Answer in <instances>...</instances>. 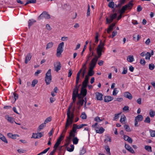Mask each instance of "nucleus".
Returning <instances> with one entry per match:
<instances>
[{"mask_svg":"<svg viewBox=\"0 0 155 155\" xmlns=\"http://www.w3.org/2000/svg\"><path fill=\"white\" fill-rule=\"evenodd\" d=\"M105 40L103 42L102 41H100V43L98 45L97 49V57L96 55H94V53L92 51L91 48H90L89 49L90 51L87 56V58L92 57L93 56H94L93 58H98L100 57L102 54V52H103V49L104 48V46L105 45Z\"/></svg>","mask_w":155,"mask_h":155,"instance_id":"f257e3e1","label":"nucleus"},{"mask_svg":"<svg viewBox=\"0 0 155 155\" xmlns=\"http://www.w3.org/2000/svg\"><path fill=\"white\" fill-rule=\"evenodd\" d=\"M97 59H92L91 63L90 64V67L89 70L88 71V74L86 76H91L93 75L94 74V71L93 70L94 68L95 65L97 61Z\"/></svg>","mask_w":155,"mask_h":155,"instance_id":"f03ea898","label":"nucleus"},{"mask_svg":"<svg viewBox=\"0 0 155 155\" xmlns=\"http://www.w3.org/2000/svg\"><path fill=\"white\" fill-rule=\"evenodd\" d=\"M64 43L62 42L60 43L57 48L56 55L59 58L61 57V53L63 51V47H64Z\"/></svg>","mask_w":155,"mask_h":155,"instance_id":"7ed1b4c3","label":"nucleus"},{"mask_svg":"<svg viewBox=\"0 0 155 155\" xmlns=\"http://www.w3.org/2000/svg\"><path fill=\"white\" fill-rule=\"evenodd\" d=\"M77 85L78 84H76L73 91L72 99L74 103L76 101V97L79 96L78 94V87Z\"/></svg>","mask_w":155,"mask_h":155,"instance_id":"20e7f679","label":"nucleus"},{"mask_svg":"<svg viewBox=\"0 0 155 155\" xmlns=\"http://www.w3.org/2000/svg\"><path fill=\"white\" fill-rule=\"evenodd\" d=\"M51 69H49L45 74V79L47 85L49 84L51 81Z\"/></svg>","mask_w":155,"mask_h":155,"instance_id":"39448f33","label":"nucleus"},{"mask_svg":"<svg viewBox=\"0 0 155 155\" xmlns=\"http://www.w3.org/2000/svg\"><path fill=\"white\" fill-rule=\"evenodd\" d=\"M117 17V14L116 13L111 14L110 16V19L108 18H106L107 23H110L112 22L114 19H115Z\"/></svg>","mask_w":155,"mask_h":155,"instance_id":"423d86ee","label":"nucleus"},{"mask_svg":"<svg viewBox=\"0 0 155 155\" xmlns=\"http://www.w3.org/2000/svg\"><path fill=\"white\" fill-rule=\"evenodd\" d=\"M44 17L46 19H49L51 17L50 15L48 13L45 12H43L38 17V19L40 20L42 18Z\"/></svg>","mask_w":155,"mask_h":155,"instance_id":"0eeeda50","label":"nucleus"},{"mask_svg":"<svg viewBox=\"0 0 155 155\" xmlns=\"http://www.w3.org/2000/svg\"><path fill=\"white\" fill-rule=\"evenodd\" d=\"M64 135H61L60 137L57 139L56 142L54 146L53 147L54 149H57L59 145L61 143V141L62 140L63 138L64 137Z\"/></svg>","mask_w":155,"mask_h":155,"instance_id":"6e6552de","label":"nucleus"},{"mask_svg":"<svg viewBox=\"0 0 155 155\" xmlns=\"http://www.w3.org/2000/svg\"><path fill=\"white\" fill-rule=\"evenodd\" d=\"M54 66L55 70L58 71L61 69V64L59 61H56L54 62Z\"/></svg>","mask_w":155,"mask_h":155,"instance_id":"1a4fd4ad","label":"nucleus"},{"mask_svg":"<svg viewBox=\"0 0 155 155\" xmlns=\"http://www.w3.org/2000/svg\"><path fill=\"white\" fill-rule=\"evenodd\" d=\"M69 117H67V121H68L69 123H71V124L72 123L73 119L74 117V113L73 112L71 113L70 114H69Z\"/></svg>","mask_w":155,"mask_h":155,"instance_id":"9d476101","label":"nucleus"},{"mask_svg":"<svg viewBox=\"0 0 155 155\" xmlns=\"http://www.w3.org/2000/svg\"><path fill=\"white\" fill-rule=\"evenodd\" d=\"M89 80V77L88 76H86L84 81L82 82V87H87V84Z\"/></svg>","mask_w":155,"mask_h":155,"instance_id":"9b49d317","label":"nucleus"},{"mask_svg":"<svg viewBox=\"0 0 155 155\" xmlns=\"http://www.w3.org/2000/svg\"><path fill=\"white\" fill-rule=\"evenodd\" d=\"M96 98L97 100L101 101L103 100V94L99 92H96L95 93Z\"/></svg>","mask_w":155,"mask_h":155,"instance_id":"f8f14e48","label":"nucleus"},{"mask_svg":"<svg viewBox=\"0 0 155 155\" xmlns=\"http://www.w3.org/2000/svg\"><path fill=\"white\" fill-rule=\"evenodd\" d=\"M77 133H74L73 131H70L69 133V136L67 137L68 138V139L69 141L71 140L72 137H75V136L76 135Z\"/></svg>","mask_w":155,"mask_h":155,"instance_id":"ddd939ff","label":"nucleus"},{"mask_svg":"<svg viewBox=\"0 0 155 155\" xmlns=\"http://www.w3.org/2000/svg\"><path fill=\"white\" fill-rule=\"evenodd\" d=\"M125 147L127 150L128 151H130L132 153H135L134 150H133L132 148L128 145L125 144Z\"/></svg>","mask_w":155,"mask_h":155,"instance_id":"4468645a","label":"nucleus"},{"mask_svg":"<svg viewBox=\"0 0 155 155\" xmlns=\"http://www.w3.org/2000/svg\"><path fill=\"white\" fill-rule=\"evenodd\" d=\"M115 23H113L109 26L107 30V33H110V31L113 29V27L115 26Z\"/></svg>","mask_w":155,"mask_h":155,"instance_id":"2eb2a0df","label":"nucleus"},{"mask_svg":"<svg viewBox=\"0 0 155 155\" xmlns=\"http://www.w3.org/2000/svg\"><path fill=\"white\" fill-rule=\"evenodd\" d=\"M85 88V87H82L81 91V95L83 97L85 96L87 93V90Z\"/></svg>","mask_w":155,"mask_h":155,"instance_id":"dca6fc26","label":"nucleus"},{"mask_svg":"<svg viewBox=\"0 0 155 155\" xmlns=\"http://www.w3.org/2000/svg\"><path fill=\"white\" fill-rule=\"evenodd\" d=\"M113 99V97L110 96H106L105 97L104 101L105 102H109Z\"/></svg>","mask_w":155,"mask_h":155,"instance_id":"f3484780","label":"nucleus"},{"mask_svg":"<svg viewBox=\"0 0 155 155\" xmlns=\"http://www.w3.org/2000/svg\"><path fill=\"white\" fill-rule=\"evenodd\" d=\"M82 68H81L78 72V73L77 74L76 78V84H78V81L80 79V73L82 71Z\"/></svg>","mask_w":155,"mask_h":155,"instance_id":"a211bd4d","label":"nucleus"},{"mask_svg":"<svg viewBox=\"0 0 155 155\" xmlns=\"http://www.w3.org/2000/svg\"><path fill=\"white\" fill-rule=\"evenodd\" d=\"M71 125V123H69L68 122V121H66L65 128H64V129L63 130V132H62L63 134H64V133L65 134L66 133V131L68 129V127L70 125Z\"/></svg>","mask_w":155,"mask_h":155,"instance_id":"6ab92c4d","label":"nucleus"},{"mask_svg":"<svg viewBox=\"0 0 155 155\" xmlns=\"http://www.w3.org/2000/svg\"><path fill=\"white\" fill-rule=\"evenodd\" d=\"M126 120L127 119L125 116L124 115H122L120 120V122L123 124H125Z\"/></svg>","mask_w":155,"mask_h":155,"instance_id":"aec40b11","label":"nucleus"},{"mask_svg":"<svg viewBox=\"0 0 155 155\" xmlns=\"http://www.w3.org/2000/svg\"><path fill=\"white\" fill-rule=\"evenodd\" d=\"M124 95L125 97L128 98L129 99H131L132 98V95L128 92H125Z\"/></svg>","mask_w":155,"mask_h":155,"instance_id":"412c9836","label":"nucleus"},{"mask_svg":"<svg viewBox=\"0 0 155 155\" xmlns=\"http://www.w3.org/2000/svg\"><path fill=\"white\" fill-rule=\"evenodd\" d=\"M46 126V124H45V123H43L42 124H41V125H40L37 129V130L38 131H40L41 130L43 129Z\"/></svg>","mask_w":155,"mask_h":155,"instance_id":"4be33fe9","label":"nucleus"},{"mask_svg":"<svg viewBox=\"0 0 155 155\" xmlns=\"http://www.w3.org/2000/svg\"><path fill=\"white\" fill-rule=\"evenodd\" d=\"M36 22V21L33 19H30L28 21V27L29 28L34 23Z\"/></svg>","mask_w":155,"mask_h":155,"instance_id":"5701e85b","label":"nucleus"},{"mask_svg":"<svg viewBox=\"0 0 155 155\" xmlns=\"http://www.w3.org/2000/svg\"><path fill=\"white\" fill-rule=\"evenodd\" d=\"M84 100L83 99H80L77 103V104L79 105V107L82 106L84 103Z\"/></svg>","mask_w":155,"mask_h":155,"instance_id":"b1692460","label":"nucleus"},{"mask_svg":"<svg viewBox=\"0 0 155 155\" xmlns=\"http://www.w3.org/2000/svg\"><path fill=\"white\" fill-rule=\"evenodd\" d=\"M104 129L103 127H101L100 128L99 130L97 129L96 131L97 133L101 134L104 132Z\"/></svg>","mask_w":155,"mask_h":155,"instance_id":"393cba45","label":"nucleus"},{"mask_svg":"<svg viewBox=\"0 0 155 155\" xmlns=\"http://www.w3.org/2000/svg\"><path fill=\"white\" fill-rule=\"evenodd\" d=\"M135 118L138 121H140L143 120V117L142 115H138L135 117Z\"/></svg>","mask_w":155,"mask_h":155,"instance_id":"a878e982","label":"nucleus"},{"mask_svg":"<svg viewBox=\"0 0 155 155\" xmlns=\"http://www.w3.org/2000/svg\"><path fill=\"white\" fill-rule=\"evenodd\" d=\"M71 148L69 147H67V150L70 152H71L74 150V146L73 145H70Z\"/></svg>","mask_w":155,"mask_h":155,"instance_id":"bb28decb","label":"nucleus"},{"mask_svg":"<svg viewBox=\"0 0 155 155\" xmlns=\"http://www.w3.org/2000/svg\"><path fill=\"white\" fill-rule=\"evenodd\" d=\"M72 141L74 144H77L78 142L79 139L77 137H74L72 139Z\"/></svg>","mask_w":155,"mask_h":155,"instance_id":"cd10ccee","label":"nucleus"},{"mask_svg":"<svg viewBox=\"0 0 155 155\" xmlns=\"http://www.w3.org/2000/svg\"><path fill=\"white\" fill-rule=\"evenodd\" d=\"M127 8V5H125L123 6L120 11V13L121 14H123L124 13L125 11L126 10Z\"/></svg>","mask_w":155,"mask_h":155,"instance_id":"c85d7f7f","label":"nucleus"},{"mask_svg":"<svg viewBox=\"0 0 155 155\" xmlns=\"http://www.w3.org/2000/svg\"><path fill=\"white\" fill-rule=\"evenodd\" d=\"M144 148L146 150H147L149 152H151L152 151V148L150 146L148 145L145 146Z\"/></svg>","mask_w":155,"mask_h":155,"instance_id":"c756f323","label":"nucleus"},{"mask_svg":"<svg viewBox=\"0 0 155 155\" xmlns=\"http://www.w3.org/2000/svg\"><path fill=\"white\" fill-rule=\"evenodd\" d=\"M53 43L52 42H51L48 43L46 46V49H47L52 47L53 45Z\"/></svg>","mask_w":155,"mask_h":155,"instance_id":"7c9ffc66","label":"nucleus"},{"mask_svg":"<svg viewBox=\"0 0 155 155\" xmlns=\"http://www.w3.org/2000/svg\"><path fill=\"white\" fill-rule=\"evenodd\" d=\"M92 127L96 131L99 128V126L98 125V123H96L94 124L92 126Z\"/></svg>","mask_w":155,"mask_h":155,"instance_id":"2f4dec72","label":"nucleus"},{"mask_svg":"<svg viewBox=\"0 0 155 155\" xmlns=\"http://www.w3.org/2000/svg\"><path fill=\"white\" fill-rule=\"evenodd\" d=\"M36 3V0H30L27 1L26 3L25 4V5H27L30 3Z\"/></svg>","mask_w":155,"mask_h":155,"instance_id":"473e14b6","label":"nucleus"},{"mask_svg":"<svg viewBox=\"0 0 155 155\" xmlns=\"http://www.w3.org/2000/svg\"><path fill=\"white\" fill-rule=\"evenodd\" d=\"M108 6L111 8H114V2H110L109 3L108 5Z\"/></svg>","mask_w":155,"mask_h":155,"instance_id":"72a5a7b5","label":"nucleus"},{"mask_svg":"<svg viewBox=\"0 0 155 155\" xmlns=\"http://www.w3.org/2000/svg\"><path fill=\"white\" fill-rule=\"evenodd\" d=\"M75 126H76V128L78 129H79L82 128L84 126H87V124H82L79 126H78L77 124H75Z\"/></svg>","mask_w":155,"mask_h":155,"instance_id":"f704fd0d","label":"nucleus"},{"mask_svg":"<svg viewBox=\"0 0 155 155\" xmlns=\"http://www.w3.org/2000/svg\"><path fill=\"white\" fill-rule=\"evenodd\" d=\"M132 2L133 1H131L129 3L126 5L127 6V8L129 9V8H131L132 7L133 5V4Z\"/></svg>","mask_w":155,"mask_h":155,"instance_id":"c9c22d12","label":"nucleus"},{"mask_svg":"<svg viewBox=\"0 0 155 155\" xmlns=\"http://www.w3.org/2000/svg\"><path fill=\"white\" fill-rule=\"evenodd\" d=\"M124 127L127 131H131V130H130V127L128 125L125 124L124 126Z\"/></svg>","mask_w":155,"mask_h":155,"instance_id":"e433bc0d","label":"nucleus"},{"mask_svg":"<svg viewBox=\"0 0 155 155\" xmlns=\"http://www.w3.org/2000/svg\"><path fill=\"white\" fill-rule=\"evenodd\" d=\"M155 113L152 110H150L149 115L151 117H154L155 115Z\"/></svg>","mask_w":155,"mask_h":155,"instance_id":"4c0bfd02","label":"nucleus"},{"mask_svg":"<svg viewBox=\"0 0 155 155\" xmlns=\"http://www.w3.org/2000/svg\"><path fill=\"white\" fill-rule=\"evenodd\" d=\"M98 37H99L98 34V33L97 32L96 33V36H95V43L96 44H97L98 42V41H99L98 39Z\"/></svg>","mask_w":155,"mask_h":155,"instance_id":"58836bf2","label":"nucleus"},{"mask_svg":"<svg viewBox=\"0 0 155 155\" xmlns=\"http://www.w3.org/2000/svg\"><path fill=\"white\" fill-rule=\"evenodd\" d=\"M149 131L150 133V135L152 137H155V130H150Z\"/></svg>","mask_w":155,"mask_h":155,"instance_id":"ea45409f","label":"nucleus"},{"mask_svg":"<svg viewBox=\"0 0 155 155\" xmlns=\"http://www.w3.org/2000/svg\"><path fill=\"white\" fill-rule=\"evenodd\" d=\"M51 117H49L46 119L44 123H45L46 124L50 122L51 120Z\"/></svg>","mask_w":155,"mask_h":155,"instance_id":"a19ab883","label":"nucleus"},{"mask_svg":"<svg viewBox=\"0 0 155 155\" xmlns=\"http://www.w3.org/2000/svg\"><path fill=\"white\" fill-rule=\"evenodd\" d=\"M8 120L12 123H13L15 121L13 118L11 117H8L7 118Z\"/></svg>","mask_w":155,"mask_h":155,"instance_id":"79ce46f5","label":"nucleus"},{"mask_svg":"<svg viewBox=\"0 0 155 155\" xmlns=\"http://www.w3.org/2000/svg\"><path fill=\"white\" fill-rule=\"evenodd\" d=\"M82 68V72H84V73H85L87 68V67L86 66V64H84L83 65Z\"/></svg>","mask_w":155,"mask_h":155,"instance_id":"37998d69","label":"nucleus"},{"mask_svg":"<svg viewBox=\"0 0 155 155\" xmlns=\"http://www.w3.org/2000/svg\"><path fill=\"white\" fill-rule=\"evenodd\" d=\"M105 149L106 150L107 153L109 155H110L111 153L110 151V148L108 146H106L105 147Z\"/></svg>","mask_w":155,"mask_h":155,"instance_id":"c03bdc74","label":"nucleus"},{"mask_svg":"<svg viewBox=\"0 0 155 155\" xmlns=\"http://www.w3.org/2000/svg\"><path fill=\"white\" fill-rule=\"evenodd\" d=\"M81 117L83 119H85L87 118V116L84 112H83L81 116Z\"/></svg>","mask_w":155,"mask_h":155,"instance_id":"a18cd8bd","label":"nucleus"},{"mask_svg":"<svg viewBox=\"0 0 155 155\" xmlns=\"http://www.w3.org/2000/svg\"><path fill=\"white\" fill-rule=\"evenodd\" d=\"M149 69L151 70H153L155 68V65L153 64H149Z\"/></svg>","mask_w":155,"mask_h":155,"instance_id":"49530a36","label":"nucleus"},{"mask_svg":"<svg viewBox=\"0 0 155 155\" xmlns=\"http://www.w3.org/2000/svg\"><path fill=\"white\" fill-rule=\"evenodd\" d=\"M38 80L36 79L34 80L32 82L31 85L33 87H34L35 85L38 83Z\"/></svg>","mask_w":155,"mask_h":155,"instance_id":"de8ad7c7","label":"nucleus"},{"mask_svg":"<svg viewBox=\"0 0 155 155\" xmlns=\"http://www.w3.org/2000/svg\"><path fill=\"white\" fill-rule=\"evenodd\" d=\"M77 129V128H76V127L75 126V124H74L73 125L72 129L71 131H73L74 133H77V132L76 131Z\"/></svg>","mask_w":155,"mask_h":155,"instance_id":"09e8293b","label":"nucleus"},{"mask_svg":"<svg viewBox=\"0 0 155 155\" xmlns=\"http://www.w3.org/2000/svg\"><path fill=\"white\" fill-rule=\"evenodd\" d=\"M120 114V113L115 114L114 115V117L113 120H116L117 119L119 118V115Z\"/></svg>","mask_w":155,"mask_h":155,"instance_id":"8fccbe9b","label":"nucleus"},{"mask_svg":"<svg viewBox=\"0 0 155 155\" xmlns=\"http://www.w3.org/2000/svg\"><path fill=\"white\" fill-rule=\"evenodd\" d=\"M145 123H150V118L149 117H147L144 121Z\"/></svg>","mask_w":155,"mask_h":155,"instance_id":"3c124183","label":"nucleus"},{"mask_svg":"<svg viewBox=\"0 0 155 155\" xmlns=\"http://www.w3.org/2000/svg\"><path fill=\"white\" fill-rule=\"evenodd\" d=\"M50 149L49 147H48L47 148L45 149L43 151L39 153L41 154V155H42L43 154L46 153Z\"/></svg>","mask_w":155,"mask_h":155,"instance_id":"603ef678","label":"nucleus"},{"mask_svg":"<svg viewBox=\"0 0 155 155\" xmlns=\"http://www.w3.org/2000/svg\"><path fill=\"white\" fill-rule=\"evenodd\" d=\"M90 5L89 4H88V9H87V16H90Z\"/></svg>","mask_w":155,"mask_h":155,"instance_id":"864d4df0","label":"nucleus"},{"mask_svg":"<svg viewBox=\"0 0 155 155\" xmlns=\"http://www.w3.org/2000/svg\"><path fill=\"white\" fill-rule=\"evenodd\" d=\"M71 108V106H69V107L68 110L67 112V117H69V114L71 113V111H70V109Z\"/></svg>","mask_w":155,"mask_h":155,"instance_id":"5fc2aeb1","label":"nucleus"},{"mask_svg":"<svg viewBox=\"0 0 155 155\" xmlns=\"http://www.w3.org/2000/svg\"><path fill=\"white\" fill-rule=\"evenodd\" d=\"M124 111H129V107L128 106H125L123 108Z\"/></svg>","mask_w":155,"mask_h":155,"instance_id":"6e6d98bb","label":"nucleus"},{"mask_svg":"<svg viewBox=\"0 0 155 155\" xmlns=\"http://www.w3.org/2000/svg\"><path fill=\"white\" fill-rule=\"evenodd\" d=\"M37 138H40L43 136V134L41 132H39L37 133Z\"/></svg>","mask_w":155,"mask_h":155,"instance_id":"4d7b16f0","label":"nucleus"},{"mask_svg":"<svg viewBox=\"0 0 155 155\" xmlns=\"http://www.w3.org/2000/svg\"><path fill=\"white\" fill-rule=\"evenodd\" d=\"M94 120L97 122H100L102 121V120L100 119V117L98 116L95 118Z\"/></svg>","mask_w":155,"mask_h":155,"instance_id":"13d9d810","label":"nucleus"},{"mask_svg":"<svg viewBox=\"0 0 155 155\" xmlns=\"http://www.w3.org/2000/svg\"><path fill=\"white\" fill-rule=\"evenodd\" d=\"M118 93V92L117 90V88H115L114 89V91L113 92V95L114 96L116 95Z\"/></svg>","mask_w":155,"mask_h":155,"instance_id":"bf43d9fd","label":"nucleus"},{"mask_svg":"<svg viewBox=\"0 0 155 155\" xmlns=\"http://www.w3.org/2000/svg\"><path fill=\"white\" fill-rule=\"evenodd\" d=\"M18 153H25V152L26 151L23 149H19L17 150Z\"/></svg>","mask_w":155,"mask_h":155,"instance_id":"052dcab7","label":"nucleus"},{"mask_svg":"<svg viewBox=\"0 0 155 155\" xmlns=\"http://www.w3.org/2000/svg\"><path fill=\"white\" fill-rule=\"evenodd\" d=\"M140 64L143 65H144L145 64L146 62L143 59H141L140 61Z\"/></svg>","mask_w":155,"mask_h":155,"instance_id":"680f3d73","label":"nucleus"},{"mask_svg":"<svg viewBox=\"0 0 155 155\" xmlns=\"http://www.w3.org/2000/svg\"><path fill=\"white\" fill-rule=\"evenodd\" d=\"M145 58H150L151 57L150 53L149 52H147L145 54Z\"/></svg>","mask_w":155,"mask_h":155,"instance_id":"e2e57ef3","label":"nucleus"},{"mask_svg":"<svg viewBox=\"0 0 155 155\" xmlns=\"http://www.w3.org/2000/svg\"><path fill=\"white\" fill-rule=\"evenodd\" d=\"M1 139L5 143H8V141L4 136H3V137H2Z\"/></svg>","mask_w":155,"mask_h":155,"instance_id":"0e129e2a","label":"nucleus"},{"mask_svg":"<svg viewBox=\"0 0 155 155\" xmlns=\"http://www.w3.org/2000/svg\"><path fill=\"white\" fill-rule=\"evenodd\" d=\"M41 72V70H38L35 73V75L36 76H38L39 74Z\"/></svg>","mask_w":155,"mask_h":155,"instance_id":"69168bd1","label":"nucleus"},{"mask_svg":"<svg viewBox=\"0 0 155 155\" xmlns=\"http://www.w3.org/2000/svg\"><path fill=\"white\" fill-rule=\"evenodd\" d=\"M14 98L15 99V101L18 98V95L17 94L14 93Z\"/></svg>","mask_w":155,"mask_h":155,"instance_id":"338daca9","label":"nucleus"},{"mask_svg":"<svg viewBox=\"0 0 155 155\" xmlns=\"http://www.w3.org/2000/svg\"><path fill=\"white\" fill-rule=\"evenodd\" d=\"M142 9V8L141 6L140 5H138L137 7V11L138 12H140Z\"/></svg>","mask_w":155,"mask_h":155,"instance_id":"774afa93","label":"nucleus"}]
</instances>
